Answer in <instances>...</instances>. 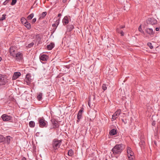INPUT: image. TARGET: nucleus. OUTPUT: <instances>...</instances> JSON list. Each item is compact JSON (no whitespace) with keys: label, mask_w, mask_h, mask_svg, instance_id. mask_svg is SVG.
<instances>
[{"label":"nucleus","mask_w":160,"mask_h":160,"mask_svg":"<svg viewBox=\"0 0 160 160\" xmlns=\"http://www.w3.org/2000/svg\"><path fill=\"white\" fill-rule=\"evenodd\" d=\"M123 145L122 144H118L115 145L112 149V151L113 152L112 154H111L112 157H113L112 155H119L122 152L123 150Z\"/></svg>","instance_id":"nucleus-1"},{"label":"nucleus","mask_w":160,"mask_h":160,"mask_svg":"<svg viewBox=\"0 0 160 160\" xmlns=\"http://www.w3.org/2000/svg\"><path fill=\"white\" fill-rule=\"evenodd\" d=\"M62 140H58L57 138L54 139L52 141V150L54 152H56V150H58L61 145L62 142Z\"/></svg>","instance_id":"nucleus-2"},{"label":"nucleus","mask_w":160,"mask_h":160,"mask_svg":"<svg viewBox=\"0 0 160 160\" xmlns=\"http://www.w3.org/2000/svg\"><path fill=\"white\" fill-rule=\"evenodd\" d=\"M50 121L53 127L49 128V130L50 131H51L53 129H55L59 128V124L58 120L53 118H52Z\"/></svg>","instance_id":"nucleus-3"},{"label":"nucleus","mask_w":160,"mask_h":160,"mask_svg":"<svg viewBox=\"0 0 160 160\" xmlns=\"http://www.w3.org/2000/svg\"><path fill=\"white\" fill-rule=\"evenodd\" d=\"M7 82V76L4 74H0V85H5Z\"/></svg>","instance_id":"nucleus-4"},{"label":"nucleus","mask_w":160,"mask_h":160,"mask_svg":"<svg viewBox=\"0 0 160 160\" xmlns=\"http://www.w3.org/2000/svg\"><path fill=\"white\" fill-rule=\"evenodd\" d=\"M38 123L40 127H47L48 122L43 118H38Z\"/></svg>","instance_id":"nucleus-5"},{"label":"nucleus","mask_w":160,"mask_h":160,"mask_svg":"<svg viewBox=\"0 0 160 160\" xmlns=\"http://www.w3.org/2000/svg\"><path fill=\"white\" fill-rule=\"evenodd\" d=\"M23 54L21 52H16L13 58H16V60L20 61L23 59Z\"/></svg>","instance_id":"nucleus-6"},{"label":"nucleus","mask_w":160,"mask_h":160,"mask_svg":"<svg viewBox=\"0 0 160 160\" xmlns=\"http://www.w3.org/2000/svg\"><path fill=\"white\" fill-rule=\"evenodd\" d=\"M146 22L148 24L153 25L157 23V21L154 18H149L147 20Z\"/></svg>","instance_id":"nucleus-7"},{"label":"nucleus","mask_w":160,"mask_h":160,"mask_svg":"<svg viewBox=\"0 0 160 160\" xmlns=\"http://www.w3.org/2000/svg\"><path fill=\"white\" fill-rule=\"evenodd\" d=\"M2 119L4 121H8L11 120L12 118V117L10 115H8L6 114H3L1 117Z\"/></svg>","instance_id":"nucleus-8"},{"label":"nucleus","mask_w":160,"mask_h":160,"mask_svg":"<svg viewBox=\"0 0 160 160\" xmlns=\"http://www.w3.org/2000/svg\"><path fill=\"white\" fill-rule=\"evenodd\" d=\"M84 109V108H82L79 111L77 116V123H78L79 122L80 120L82 118V112H83V110Z\"/></svg>","instance_id":"nucleus-9"},{"label":"nucleus","mask_w":160,"mask_h":160,"mask_svg":"<svg viewBox=\"0 0 160 160\" xmlns=\"http://www.w3.org/2000/svg\"><path fill=\"white\" fill-rule=\"evenodd\" d=\"M121 112L120 109H118L115 112L112 116V121H114L117 118V116H119Z\"/></svg>","instance_id":"nucleus-10"},{"label":"nucleus","mask_w":160,"mask_h":160,"mask_svg":"<svg viewBox=\"0 0 160 160\" xmlns=\"http://www.w3.org/2000/svg\"><path fill=\"white\" fill-rule=\"evenodd\" d=\"M17 50L13 47H11L9 49V52L10 53V55L12 56L13 58L14 55L16 53Z\"/></svg>","instance_id":"nucleus-11"},{"label":"nucleus","mask_w":160,"mask_h":160,"mask_svg":"<svg viewBox=\"0 0 160 160\" xmlns=\"http://www.w3.org/2000/svg\"><path fill=\"white\" fill-rule=\"evenodd\" d=\"M68 17H70V16L68 17L67 16H65L62 20V22L64 25L67 24L69 23V18Z\"/></svg>","instance_id":"nucleus-12"},{"label":"nucleus","mask_w":160,"mask_h":160,"mask_svg":"<svg viewBox=\"0 0 160 160\" xmlns=\"http://www.w3.org/2000/svg\"><path fill=\"white\" fill-rule=\"evenodd\" d=\"M40 60L42 61H47L49 58L48 56L43 54L40 56Z\"/></svg>","instance_id":"nucleus-13"},{"label":"nucleus","mask_w":160,"mask_h":160,"mask_svg":"<svg viewBox=\"0 0 160 160\" xmlns=\"http://www.w3.org/2000/svg\"><path fill=\"white\" fill-rule=\"evenodd\" d=\"M127 150L128 156H133L134 153L130 147H127Z\"/></svg>","instance_id":"nucleus-14"},{"label":"nucleus","mask_w":160,"mask_h":160,"mask_svg":"<svg viewBox=\"0 0 160 160\" xmlns=\"http://www.w3.org/2000/svg\"><path fill=\"white\" fill-rule=\"evenodd\" d=\"M21 75V74L20 72H16L14 73L12 77V80H16L17 79L19 76Z\"/></svg>","instance_id":"nucleus-15"},{"label":"nucleus","mask_w":160,"mask_h":160,"mask_svg":"<svg viewBox=\"0 0 160 160\" xmlns=\"http://www.w3.org/2000/svg\"><path fill=\"white\" fill-rule=\"evenodd\" d=\"M66 27L67 29V32H70L74 29V26L73 24H69L67 25Z\"/></svg>","instance_id":"nucleus-16"},{"label":"nucleus","mask_w":160,"mask_h":160,"mask_svg":"<svg viewBox=\"0 0 160 160\" xmlns=\"http://www.w3.org/2000/svg\"><path fill=\"white\" fill-rule=\"evenodd\" d=\"M25 81L27 85H29L31 82L32 81V79L31 78V77L27 75L25 78Z\"/></svg>","instance_id":"nucleus-17"},{"label":"nucleus","mask_w":160,"mask_h":160,"mask_svg":"<svg viewBox=\"0 0 160 160\" xmlns=\"http://www.w3.org/2000/svg\"><path fill=\"white\" fill-rule=\"evenodd\" d=\"M6 139L4 141V143H7L8 145L10 143V142L11 139H12V138L9 136H8L6 137Z\"/></svg>","instance_id":"nucleus-18"},{"label":"nucleus","mask_w":160,"mask_h":160,"mask_svg":"<svg viewBox=\"0 0 160 160\" xmlns=\"http://www.w3.org/2000/svg\"><path fill=\"white\" fill-rule=\"evenodd\" d=\"M117 133V130L114 129H112L109 132V134L111 136H113Z\"/></svg>","instance_id":"nucleus-19"},{"label":"nucleus","mask_w":160,"mask_h":160,"mask_svg":"<svg viewBox=\"0 0 160 160\" xmlns=\"http://www.w3.org/2000/svg\"><path fill=\"white\" fill-rule=\"evenodd\" d=\"M145 31L148 34L150 35L153 34L154 33L153 30L151 28H147L145 29Z\"/></svg>","instance_id":"nucleus-20"},{"label":"nucleus","mask_w":160,"mask_h":160,"mask_svg":"<svg viewBox=\"0 0 160 160\" xmlns=\"http://www.w3.org/2000/svg\"><path fill=\"white\" fill-rule=\"evenodd\" d=\"M54 43L52 42L49 45L47 46V48L48 50H51L54 47Z\"/></svg>","instance_id":"nucleus-21"},{"label":"nucleus","mask_w":160,"mask_h":160,"mask_svg":"<svg viewBox=\"0 0 160 160\" xmlns=\"http://www.w3.org/2000/svg\"><path fill=\"white\" fill-rule=\"evenodd\" d=\"M36 41L38 42V44H40L41 40V37L39 34H38L36 35Z\"/></svg>","instance_id":"nucleus-22"},{"label":"nucleus","mask_w":160,"mask_h":160,"mask_svg":"<svg viewBox=\"0 0 160 160\" xmlns=\"http://www.w3.org/2000/svg\"><path fill=\"white\" fill-rule=\"evenodd\" d=\"M24 25L28 30H30L31 28V24L28 21L24 24Z\"/></svg>","instance_id":"nucleus-23"},{"label":"nucleus","mask_w":160,"mask_h":160,"mask_svg":"<svg viewBox=\"0 0 160 160\" xmlns=\"http://www.w3.org/2000/svg\"><path fill=\"white\" fill-rule=\"evenodd\" d=\"M29 125L31 128H34L35 126V123L33 121H31L29 123Z\"/></svg>","instance_id":"nucleus-24"},{"label":"nucleus","mask_w":160,"mask_h":160,"mask_svg":"<svg viewBox=\"0 0 160 160\" xmlns=\"http://www.w3.org/2000/svg\"><path fill=\"white\" fill-rule=\"evenodd\" d=\"M42 93H39L37 97V99L38 101H41L42 98Z\"/></svg>","instance_id":"nucleus-25"},{"label":"nucleus","mask_w":160,"mask_h":160,"mask_svg":"<svg viewBox=\"0 0 160 160\" xmlns=\"http://www.w3.org/2000/svg\"><path fill=\"white\" fill-rule=\"evenodd\" d=\"M21 22L24 25L27 22V20L24 17H22L21 19Z\"/></svg>","instance_id":"nucleus-26"},{"label":"nucleus","mask_w":160,"mask_h":160,"mask_svg":"<svg viewBox=\"0 0 160 160\" xmlns=\"http://www.w3.org/2000/svg\"><path fill=\"white\" fill-rule=\"evenodd\" d=\"M74 154V152L72 149L69 150L68 152V155L70 156H72Z\"/></svg>","instance_id":"nucleus-27"},{"label":"nucleus","mask_w":160,"mask_h":160,"mask_svg":"<svg viewBox=\"0 0 160 160\" xmlns=\"http://www.w3.org/2000/svg\"><path fill=\"white\" fill-rule=\"evenodd\" d=\"M33 16L34 14L32 13L27 17V19L28 20H30L33 18Z\"/></svg>","instance_id":"nucleus-28"},{"label":"nucleus","mask_w":160,"mask_h":160,"mask_svg":"<svg viewBox=\"0 0 160 160\" xmlns=\"http://www.w3.org/2000/svg\"><path fill=\"white\" fill-rule=\"evenodd\" d=\"M6 139V138L2 135H0V142H4Z\"/></svg>","instance_id":"nucleus-29"},{"label":"nucleus","mask_w":160,"mask_h":160,"mask_svg":"<svg viewBox=\"0 0 160 160\" xmlns=\"http://www.w3.org/2000/svg\"><path fill=\"white\" fill-rule=\"evenodd\" d=\"M139 145L141 147H143L145 145V142L144 140H142L139 143Z\"/></svg>","instance_id":"nucleus-30"},{"label":"nucleus","mask_w":160,"mask_h":160,"mask_svg":"<svg viewBox=\"0 0 160 160\" xmlns=\"http://www.w3.org/2000/svg\"><path fill=\"white\" fill-rule=\"evenodd\" d=\"M47 12H43L41 15V16L39 18V19L40 18H43L47 15Z\"/></svg>","instance_id":"nucleus-31"},{"label":"nucleus","mask_w":160,"mask_h":160,"mask_svg":"<svg viewBox=\"0 0 160 160\" xmlns=\"http://www.w3.org/2000/svg\"><path fill=\"white\" fill-rule=\"evenodd\" d=\"M7 15L6 14H3L2 15V16L0 19V21H2L5 20L6 18Z\"/></svg>","instance_id":"nucleus-32"},{"label":"nucleus","mask_w":160,"mask_h":160,"mask_svg":"<svg viewBox=\"0 0 160 160\" xmlns=\"http://www.w3.org/2000/svg\"><path fill=\"white\" fill-rule=\"evenodd\" d=\"M148 46L150 48V49H152L153 48V47L151 42H148L147 44Z\"/></svg>","instance_id":"nucleus-33"},{"label":"nucleus","mask_w":160,"mask_h":160,"mask_svg":"<svg viewBox=\"0 0 160 160\" xmlns=\"http://www.w3.org/2000/svg\"><path fill=\"white\" fill-rule=\"evenodd\" d=\"M34 44V43L33 42H32L28 45V48H31L33 47Z\"/></svg>","instance_id":"nucleus-34"},{"label":"nucleus","mask_w":160,"mask_h":160,"mask_svg":"<svg viewBox=\"0 0 160 160\" xmlns=\"http://www.w3.org/2000/svg\"><path fill=\"white\" fill-rule=\"evenodd\" d=\"M138 31L142 33H144V31L142 30L141 25H140L139 26L138 28Z\"/></svg>","instance_id":"nucleus-35"},{"label":"nucleus","mask_w":160,"mask_h":160,"mask_svg":"<svg viewBox=\"0 0 160 160\" xmlns=\"http://www.w3.org/2000/svg\"><path fill=\"white\" fill-rule=\"evenodd\" d=\"M60 20V18H59L57 20L55 21V24L57 25V27H58V25L59 23V21Z\"/></svg>","instance_id":"nucleus-36"},{"label":"nucleus","mask_w":160,"mask_h":160,"mask_svg":"<svg viewBox=\"0 0 160 160\" xmlns=\"http://www.w3.org/2000/svg\"><path fill=\"white\" fill-rule=\"evenodd\" d=\"M107 88L105 84H103L102 86V89L104 91L106 90Z\"/></svg>","instance_id":"nucleus-37"},{"label":"nucleus","mask_w":160,"mask_h":160,"mask_svg":"<svg viewBox=\"0 0 160 160\" xmlns=\"http://www.w3.org/2000/svg\"><path fill=\"white\" fill-rule=\"evenodd\" d=\"M16 2L17 0H12L11 4L12 5H14L16 3Z\"/></svg>","instance_id":"nucleus-38"},{"label":"nucleus","mask_w":160,"mask_h":160,"mask_svg":"<svg viewBox=\"0 0 160 160\" xmlns=\"http://www.w3.org/2000/svg\"><path fill=\"white\" fill-rule=\"evenodd\" d=\"M128 157L129 160H134V157H133L132 156H128Z\"/></svg>","instance_id":"nucleus-39"},{"label":"nucleus","mask_w":160,"mask_h":160,"mask_svg":"<svg viewBox=\"0 0 160 160\" xmlns=\"http://www.w3.org/2000/svg\"><path fill=\"white\" fill-rule=\"evenodd\" d=\"M11 0H6V1L3 3V5H7V4Z\"/></svg>","instance_id":"nucleus-40"},{"label":"nucleus","mask_w":160,"mask_h":160,"mask_svg":"<svg viewBox=\"0 0 160 160\" xmlns=\"http://www.w3.org/2000/svg\"><path fill=\"white\" fill-rule=\"evenodd\" d=\"M116 30L117 32L119 33L122 31V30H121V29L120 28H116Z\"/></svg>","instance_id":"nucleus-41"},{"label":"nucleus","mask_w":160,"mask_h":160,"mask_svg":"<svg viewBox=\"0 0 160 160\" xmlns=\"http://www.w3.org/2000/svg\"><path fill=\"white\" fill-rule=\"evenodd\" d=\"M122 121V122H123L124 124H126L127 123V121L126 119H125V120H124L123 119H121Z\"/></svg>","instance_id":"nucleus-42"},{"label":"nucleus","mask_w":160,"mask_h":160,"mask_svg":"<svg viewBox=\"0 0 160 160\" xmlns=\"http://www.w3.org/2000/svg\"><path fill=\"white\" fill-rule=\"evenodd\" d=\"M36 18H34L33 19H32V24L36 22Z\"/></svg>","instance_id":"nucleus-43"},{"label":"nucleus","mask_w":160,"mask_h":160,"mask_svg":"<svg viewBox=\"0 0 160 160\" xmlns=\"http://www.w3.org/2000/svg\"><path fill=\"white\" fill-rule=\"evenodd\" d=\"M56 28H52V30L53 31L52 32V34L55 32V31Z\"/></svg>","instance_id":"nucleus-44"},{"label":"nucleus","mask_w":160,"mask_h":160,"mask_svg":"<svg viewBox=\"0 0 160 160\" xmlns=\"http://www.w3.org/2000/svg\"><path fill=\"white\" fill-rule=\"evenodd\" d=\"M119 33L121 34V36H123L124 35V33L122 30Z\"/></svg>","instance_id":"nucleus-45"},{"label":"nucleus","mask_w":160,"mask_h":160,"mask_svg":"<svg viewBox=\"0 0 160 160\" xmlns=\"http://www.w3.org/2000/svg\"><path fill=\"white\" fill-rule=\"evenodd\" d=\"M152 126H154L156 124V122L154 121H153L152 123Z\"/></svg>","instance_id":"nucleus-46"},{"label":"nucleus","mask_w":160,"mask_h":160,"mask_svg":"<svg viewBox=\"0 0 160 160\" xmlns=\"http://www.w3.org/2000/svg\"><path fill=\"white\" fill-rule=\"evenodd\" d=\"M125 27V25H123V26H120V28L121 29V28H124Z\"/></svg>","instance_id":"nucleus-47"},{"label":"nucleus","mask_w":160,"mask_h":160,"mask_svg":"<svg viewBox=\"0 0 160 160\" xmlns=\"http://www.w3.org/2000/svg\"><path fill=\"white\" fill-rule=\"evenodd\" d=\"M52 26L54 27H56V28L57 27V25L55 23L52 24Z\"/></svg>","instance_id":"nucleus-48"},{"label":"nucleus","mask_w":160,"mask_h":160,"mask_svg":"<svg viewBox=\"0 0 160 160\" xmlns=\"http://www.w3.org/2000/svg\"><path fill=\"white\" fill-rule=\"evenodd\" d=\"M153 142H154V144L156 146H157V142L156 141H153Z\"/></svg>","instance_id":"nucleus-49"},{"label":"nucleus","mask_w":160,"mask_h":160,"mask_svg":"<svg viewBox=\"0 0 160 160\" xmlns=\"http://www.w3.org/2000/svg\"><path fill=\"white\" fill-rule=\"evenodd\" d=\"M67 0H62V2L63 3H66L67 2Z\"/></svg>","instance_id":"nucleus-50"},{"label":"nucleus","mask_w":160,"mask_h":160,"mask_svg":"<svg viewBox=\"0 0 160 160\" xmlns=\"http://www.w3.org/2000/svg\"><path fill=\"white\" fill-rule=\"evenodd\" d=\"M22 160H26V158L25 157H23L22 158Z\"/></svg>","instance_id":"nucleus-51"},{"label":"nucleus","mask_w":160,"mask_h":160,"mask_svg":"<svg viewBox=\"0 0 160 160\" xmlns=\"http://www.w3.org/2000/svg\"><path fill=\"white\" fill-rule=\"evenodd\" d=\"M36 2V1H35V2H34V4L32 5V6L31 8V9H32V8H33V6L34 4Z\"/></svg>","instance_id":"nucleus-52"},{"label":"nucleus","mask_w":160,"mask_h":160,"mask_svg":"<svg viewBox=\"0 0 160 160\" xmlns=\"http://www.w3.org/2000/svg\"><path fill=\"white\" fill-rule=\"evenodd\" d=\"M90 100H89L88 102V105L89 107H90Z\"/></svg>","instance_id":"nucleus-53"},{"label":"nucleus","mask_w":160,"mask_h":160,"mask_svg":"<svg viewBox=\"0 0 160 160\" xmlns=\"http://www.w3.org/2000/svg\"><path fill=\"white\" fill-rule=\"evenodd\" d=\"M61 16V13H59L58 14V17H59L60 16Z\"/></svg>","instance_id":"nucleus-54"},{"label":"nucleus","mask_w":160,"mask_h":160,"mask_svg":"<svg viewBox=\"0 0 160 160\" xmlns=\"http://www.w3.org/2000/svg\"><path fill=\"white\" fill-rule=\"evenodd\" d=\"M159 28H156V31H158L159 30Z\"/></svg>","instance_id":"nucleus-55"},{"label":"nucleus","mask_w":160,"mask_h":160,"mask_svg":"<svg viewBox=\"0 0 160 160\" xmlns=\"http://www.w3.org/2000/svg\"><path fill=\"white\" fill-rule=\"evenodd\" d=\"M93 96H94V98H93V99L94 100L95 99V95H93Z\"/></svg>","instance_id":"nucleus-56"},{"label":"nucleus","mask_w":160,"mask_h":160,"mask_svg":"<svg viewBox=\"0 0 160 160\" xmlns=\"http://www.w3.org/2000/svg\"><path fill=\"white\" fill-rule=\"evenodd\" d=\"M2 59L1 57H0V62L1 61Z\"/></svg>","instance_id":"nucleus-57"},{"label":"nucleus","mask_w":160,"mask_h":160,"mask_svg":"<svg viewBox=\"0 0 160 160\" xmlns=\"http://www.w3.org/2000/svg\"><path fill=\"white\" fill-rule=\"evenodd\" d=\"M117 158H118V157H116V156H115Z\"/></svg>","instance_id":"nucleus-58"},{"label":"nucleus","mask_w":160,"mask_h":160,"mask_svg":"<svg viewBox=\"0 0 160 160\" xmlns=\"http://www.w3.org/2000/svg\"><path fill=\"white\" fill-rule=\"evenodd\" d=\"M105 160H108L107 159H106Z\"/></svg>","instance_id":"nucleus-59"}]
</instances>
